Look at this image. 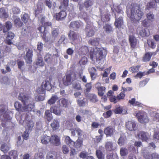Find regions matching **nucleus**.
Instances as JSON below:
<instances>
[{"mask_svg":"<svg viewBox=\"0 0 159 159\" xmlns=\"http://www.w3.org/2000/svg\"><path fill=\"white\" fill-rule=\"evenodd\" d=\"M137 4L129 2L126 7V14L128 17L133 23L138 22L144 15L140 8H136Z\"/></svg>","mask_w":159,"mask_h":159,"instance_id":"nucleus-1","label":"nucleus"},{"mask_svg":"<svg viewBox=\"0 0 159 159\" xmlns=\"http://www.w3.org/2000/svg\"><path fill=\"white\" fill-rule=\"evenodd\" d=\"M18 99L23 103L24 111H31L34 107V99L26 94L23 93L19 94Z\"/></svg>","mask_w":159,"mask_h":159,"instance_id":"nucleus-2","label":"nucleus"},{"mask_svg":"<svg viewBox=\"0 0 159 159\" xmlns=\"http://www.w3.org/2000/svg\"><path fill=\"white\" fill-rule=\"evenodd\" d=\"M107 54V51L106 49L96 47L93 51L90 52L89 55L93 61L99 62L105 57Z\"/></svg>","mask_w":159,"mask_h":159,"instance_id":"nucleus-3","label":"nucleus"},{"mask_svg":"<svg viewBox=\"0 0 159 159\" xmlns=\"http://www.w3.org/2000/svg\"><path fill=\"white\" fill-rule=\"evenodd\" d=\"M68 3L69 0H61V5L59 7V9L61 10L55 14V18L57 20L63 21L65 20L67 16L66 10L68 6Z\"/></svg>","mask_w":159,"mask_h":159,"instance_id":"nucleus-4","label":"nucleus"},{"mask_svg":"<svg viewBox=\"0 0 159 159\" xmlns=\"http://www.w3.org/2000/svg\"><path fill=\"white\" fill-rule=\"evenodd\" d=\"M52 26V23L50 22H45L43 25L39 27L38 29L39 31L42 33V37L43 39L45 42H48V37L46 36L47 31H46V27L48 26L51 27Z\"/></svg>","mask_w":159,"mask_h":159,"instance_id":"nucleus-5","label":"nucleus"},{"mask_svg":"<svg viewBox=\"0 0 159 159\" xmlns=\"http://www.w3.org/2000/svg\"><path fill=\"white\" fill-rule=\"evenodd\" d=\"M139 121L141 123H146L149 120L147 114L143 111H139L136 114Z\"/></svg>","mask_w":159,"mask_h":159,"instance_id":"nucleus-6","label":"nucleus"},{"mask_svg":"<svg viewBox=\"0 0 159 159\" xmlns=\"http://www.w3.org/2000/svg\"><path fill=\"white\" fill-rule=\"evenodd\" d=\"M93 24L87 23L84 29L86 36L90 37L93 36L95 34Z\"/></svg>","mask_w":159,"mask_h":159,"instance_id":"nucleus-7","label":"nucleus"},{"mask_svg":"<svg viewBox=\"0 0 159 159\" xmlns=\"http://www.w3.org/2000/svg\"><path fill=\"white\" fill-rule=\"evenodd\" d=\"M33 51L32 49H29L27 51L24 59L27 64H31L32 62Z\"/></svg>","mask_w":159,"mask_h":159,"instance_id":"nucleus-8","label":"nucleus"},{"mask_svg":"<svg viewBox=\"0 0 159 159\" xmlns=\"http://www.w3.org/2000/svg\"><path fill=\"white\" fill-rule=\"evenodd\" d=\"M139 138L142 141H146L149 139L150 135L147 132L143 131H140L137 134Z\"/></svg>","mask_w":159,"mask_h":159,"instance_id":"nucleus-9","label":"nucleus"},{"mask_svg":"<svg viewBox=\"0 0 159 159\" xmlns=\"http://www.w3.org/2000/svg\"><path fill=\"white\" fill-rule=\"evenodd\" d=\"M115 131L114 128L111 126H108L104 130V133L106 137H111L114 134Z\"/></svg>","mask_w":159,"mask_h":159,"instance_id":"nucleus-10","label":"nucleus"},{"mask_svg":"<svg viewBox=\"0 0 159 159\" xmlns=\"http://www.w3.org/2000/svg\"><path fill=\"white\" fill-rule=\"evenodd\" d=\"M126 128L129 131H135L137 129L136 124L132 121H128L125 124Z\"/></svg>","mask_w":159,"mask_h":159,"instance_id":"nucleus-11","label":"nucleus"},{"mask_svg":"<svg viewBox=\"0 0 159 159\" xmlns=\"http://www.w3.org/2000/svg\"><path fill=\"white\" fill-rule=\"evenodd\" d=\"M83 70L79 72H72L70 73L72 79V81L77 80L79 78H81L83 74Z\"/></svg>","mask_w":159,"mask_h":159,"instance_id":"nucleus-12","label":"nucleus"},{"mask_svg":"<svg viewBox=\"0 0 159 159\" xmlns=\"http://www.w3.org/2000/svg\"><path fill=\"white\" fill-rule=\"evenodd\" d=\"M50 143L52 145L58 146L61 144L60 139L59 136L56 135H52L51 137Z\"/></svg>","mask_w":159,"mask_h":159,"instance_id":"nucleus-13","label":"nucleus"},{"mask_svg":"<svg viewBox=\"0 0 159 159\" xmlns=\"http://www.w3.org/2000/svg\"><path fill=\"white\" fill-rule=\"evenodd\" d=\"M129 40L131 48H134L137 44V40L134 36L130 35L129 36Z\"/></svg>","mask_w":159,"mask_h":159,"instance_id":"nucleus-14","label":"nucleus"},{"mask_svg":"<svg viewBox=\"0 0 159 159\" xmlns=\"http://www.w3.org/2000/svg\"><path fill=\"white\" fill-rule=\"evenodd\" d=\"M68 36L69 40L72 42L77 40L78 37H79V35L77 34L71 30L69 32Z\"/></svg>","mask_w":159,"mask_h":159,"instance_id":"nucleus-15","label":"nucleus"},{"mask_svg":"<svg viewBox=\"0 0 159 159\" xmlns=\"http://www.w3.org/2000/svg\"><path fill=\"white\" fill-rule=\"evenodd\" d=\"M72 82V77L70 73L66 75L63 80V83L66 86L70 85Z\"/></svg>","mask_w":159,"mask_h":159,"instance_id":"nucleus-16","label":"nucleus"},{"mask_svg":"<svg viewBox=\"0 0 159 159\" xmlns=\"http://www.w3.org/2000/svg\"><path fill=\"white\" fill-rule=\"evenodd\" d=\"M105 147L107 151H114L116 148V147L113 143L111 141H108L106 143Z\"/></svg>","mask_w":159,"mask_h":159,"instance_id":"nucleus-17","label":"nucleus"},{"mask_svg":"<svg viewBox=\"0 0 159 159\" xmlns=\"http://www.w3.org/2000/svg\"><path fill=\"white\" fill-rule=\"evenodd\" d=\"M143 156L144 157L147 159H159L158 155L155 153L152 154H150L149 152L144 153Z\"/></svg>","mask_w":159,"mask_h":159,"instance_id":"nucleus-18","label":"nucleus"},{"mask_svg":"<svg viewBox=\"0 0 159 159\" xmlns=\"http://www.w3.org/2000/svg\"><path fill=\"white\" fill-rule=\"evenodd\" d=\"M100 84L99 83L97 84L96 88L98 91V95L100 97L103 96L105 92L106 88L104 86H100L97 85Z\"/></svg>","mask_w":159,"mask_h":159,"instance_id":"nucleus-19","label":"nucleus"},{"mask_svg":"<svg viewBox=\"0 0 159 159\" xmlns=\"http://www.w3.org/2000/svg\"><path fill=\"white\" fill-rule=\"evenodd\" d=\"M43 6L42 4L38 3L37 5L34 7V11L35 16H37L39 13L42 12Z\"/></svg>","mask_w":159,"mask_h":159,"instance_id":"nucleus-20","label":"nucleus"},{"mask_svg":"<svg viewBox=\"0 0 159 159\" xmlns=\"http://www.w3.org/2000/svg\"><path fill=\"white\" fill-rule=\"evenodd\" d=\"M116 16H115V21L114 24L115 26L118 28L121 27L123 24V17L122 16H120L118 18H116Z\"/></svg>","mask_w":159,"mask_h":159,"instance_id":"nucleus-21","label":"nucleus"},{"mask_svg":"<svg viewBox=\"0 0 159 159\" xmlns=\"http://www.w3.org/2000/svg\"><path fill=\"white\" fill-rule=\"evenodd\" d=\"M137 30L138 31H139V34L142 37H148L149 35V34L147 32L145 29L141 27H139L137 28Z\"/></svg>","mask_w":159,"mask_h":159,"instance_id":"nucleus-22","label":"nucleus"},{"mask_svg":"<svg viewBox=\"0 0 159 159\" xmlns=\"http://www.w3.org/2000/svg\"><path fill=\"white\" fill-rule=\"evenodd\" d=\"M157 7V3L153 1V0H151L147 3L146 10H150L155 8Z\"/></svg>","mask_w":159,"mask_h":159,"instance_id":"nucleus-23","label":"nucleus"},{"mask_svg":"<svg viewBox=\"0 0 159 159\" xmlns=\"http://www.w3.org/2000/svg\"><path fill=\"white\" fill-rule=\"evenodd\" d=\"M42 87L44 89L49 90L52 87L50 83L48 81L45 80L42 84Z\"/></svg>","mask_w":159,"mask_h":159,"instance_id":"nucleus-24","label":"nucleus"},{"mask_svg":"<svg viewBox=\"0 0 159 159\" xmlns=\"http://www.w3.org/2000/svg\"><path fill=\"white\" fill-rule=\"evenodd\" d=\"M8 146L3 142H0V149L4 153H6L9 150Z\"/></svg>","mask_w":159,"mask_h":159,"instance_id":"nucleus-25","label":"nucleus"},{"mask_svg":"<svg viewBox=\"0 0 159 159\" xmlns=\"http://www.w3.org/2000/svg\"><path fill=\"white\" fill-rule=\"evenodd\" d=\"M83 139L82 138H78L76 142H74L73 146L76 148H78L81 147L83 145Z\"/></svg>","mask_w":159,"mask_h":159,"instance_id":"nucleus-26","label":"nucleus"},{"mask_svg":"<svg viewBox=\"0 0 159 159\" xmlns=\"http://www.w3.org/2000/svg\"><path fill=\"white\" fill-rule=\"evenodd\" d=\"M51 137L47 135H43L41 138V143L44 144H47L49 142H50Z\"/></svg>","mask_w":159,"mask_h":159,"instance_id":"nucleus-27","label":"nucleus"},{"mask_svg":"<svg viewBox=\"0 0 159 159\" xmlns=\"http://www.w3.org/2000/svg\"><path fill=\"white\" fill-rule=\"evenodd\" d=\"M12 25L10 21H7L6 22L5 25L3 27V32L4 33L8 32L12 28Z\"/></svg>","mask_w":159,"mask_h":159,"instance_id":"nucleus-28","label":"nucleus"},{"mask_svg":"<svg viewBox=\"0 0 159 159\" xmlns=\"http://www.w3.org/2000/svg\"><path fill=\"white\" fill-rule=\"evenodd\" d=\"M59 30L58 28L53 29L51 32V35L52 38L54 39H56L59 36Z\"/></svg>","mask_w":159,"mask_h":159,"instance_id":"nucleus-29","label":"nucleus"},{"mask_svg":"<svg viewBox=\"0 0 159 159\" xmlns=\"http://www.w3.org/2000/svg\"><path fill=\"white\" fill-rule=\"evenodd\" d=\"M9 157L11 159H17L18 153L16 150H11L9 153Z\"/></svg>","mask_w":159,"mask_h":159,"instance_id":"nucleus-30","label":"nucleus"},{"mask_svg":"<svg viewBox=\"0 0 159 159\" xmlns=\"http://www.w3.org/2000/svg\"><path fill=\"white\" fill-rule=\"evenodd\" d=\"M87 97L92 102H96L98 101L97 96L95 94L89 93L87 95Z\"/></svg>","mask_w":159,"mask_h":159,"instance_id":"nucleus-31","label":"nucleus"},{"mask_svg":"<svg viewBox=\"0 0 159 159\" xmlns=\"http://www.w3.org/2000/svg\"><path fill=\"white\" fill-rule=\"evenodd\" d=\"M152 55V53L149 52L146 53L144 55V56L143 57V61L144 62H146L149 61Z\"/></svg>","mask_w":159,"mask_h":159,"instance_id":"nucleus-32","label":"nucleus"},{"mask_svg":"<svg viewBox=\"0 0 159 159\" xmlns=\"http://www.w3.org/2000/svg\"><path fill=\"white\" fill-rule=\"evenodd\" d=\"M58 102L60 106L65 108L68 107V101L67 99L62 98L58 101Z\"/></svg>","mask_w":159,"mask_h":159,"instance_id":"nucleus-33","label":"nucleus"},{"mask_svg":"<svg viewBox=\"0 0 159 159\" xmlns=\"http://www.w3.org/2000/svg\"><path fill=\"white\" fill-rule=\"evenodd\" d=\"M50 125L54 131L58 129L59 127V122L57 120H54L52 122L51 124Z\"/></svg>","mask_w":159,"mask_h":159,"instance_id":"nucleus-34","label":"nucleus"},{"mask_svg":"<svg viewBox=\"0 0 159 159\" xmlns=\"http://www.w3.org/2000/svg\"><path fill=\"white\" fill-rule=\"evenodd\" d=\"M81 26L80 23L78 21H75L71 22L69 25L70 28L73 29H78Z\"/></svg>","mask_w":159,"mask_h":159,"instance_id":"nucleus-35","label":"nucleus"},{"mask_svg":"<svg viewBox=\"0 0 159 159\" xmlns=\"http://www.w3.org/2000/svg\"><path fill=\"white\" fill-rule=\"evenodd\" d=\"M16 109L19 112H24V107H22V104L18 102H16L14 104Z\"/></svg>","mask_w":159,"mask_h":159,"instance_id":"nucleus-36","label":"nucleus"},{"mask_svg":"<svg viewBox=\"0 0 159 159\" xmlns=\"http://www.w3.org/2000/svg\"><path fill=\"white\" fill-rule=\"evenodd\" d=\"M8 17V15L4 8H0V17L2 18H7Z\"/></svg>","mask_w":159,"mask_h":159,"instance_id":"nucleus-37","label":"nucleus"},{"mask_svg":"<svg viewBox=\"0 0 159 159\" xmlns=\"http://www.w3.org/2000/svg\"><path fill=\"white\" fill-rule=\"evenodd\" d=\"M65 141L66 143L70 147H72L73 146L74 144L73 141L69 136H66L65 137Z\"/></svg>","mask_w":159,"mask_h":159,"instance_id":"nucleus-38","label":"nucleus"},{"mask_svg":"<svg viewBox=\"0 0 159 159\" xmlns=\"http://www.w3.org/2000/svg\"><path fill=\"white\" fill-rule=\"evenodd\" d=\"M89 43L92 45L97 46L99 43V39L96 38L93 39H90L88 42Z\"/></svg>","mask_w":159,"mask_h":159,"instance_id":"nucleus-39","label":"nucleus"},{"mask_svg":"<svg viewBox=\"0 0 159 159\" xmlns=\"http://www.w3.org/2000/svg\"><path fill=\"white\" fill-rule=\"evenodd\" d=\"M58 99V98L57 95H53L48 100V103L49 104L51 105L54 104Z\"/></svg>","mask_w":159,"mask_h":159,"instance_id":"nucleus-40","label":"nucleus"},{"mask_svg":"<svg viewBox=\"0 0 159 159\" xmlns=\"http://www.w3.org/2000/svg\"><path fill=\"white\" fill-rule=\"evenodd\" d=\"M103 28L105 30L106 32L107 33H110L113 31V29L111 25L108 24H106L103 26Z\"/></svg>","mask_w":159,"mask_h":159,"instance_id":"nucleus-41","label":"nucleus"},{"mask_svg":"<svg viewBox=\"0 0 159 159\" xmlns=\"http://www.w3.org/2000/svg\"><path fill=\"white\" fill-rule=\"evenodd\" d=\"M24 122L26 123V125L25 126L26 129L28 130H31L34 126V123L31 120H28Z\"/></svg>","mask_w":159,"mask_h":159,"instance_id":"nucleus-42","label":"nucleus"},{"mask_svg":"<svg viewBox=\"0 0 159 159\" xmlns=\"http://www.w3.org/2000/svg\"><path fill=\"white\" fill-rule=\"evenodd\" d=\"M45 116L46 117V119L48 121H51L52 118L51 112L49 110H47L46 111L45 113Z\"/></svg>","mask_w":159,"mask_h":159,"instance_id":"nucleus-43","label":"nucleus"},{"mask_svg":"<svg viewBox=\"0 0 159 159\" xmlns=\"http://www.w3.org/2000/svg\"><path fill=\"white\" fill-rule=\"evenodd\" d=\"M147 20H148L151 22L154 21L155 19L154 16L152 13L150 12L148 13L146 15Z\"/></svg>","mask_w":159,"mask_h":159,"instance_id":"nucleus-44","label":"nucleus"},{"mask_svg":"<svg viewBox=\"0 0 159 159\" xmlns=\"http://www.w3.org/2000/svg\"><path fill=\"white\" fill-rule=\"evenodd\" d=\"M93 2L92 0H86L84 3V7L86 8H88L93 5Z\"/></svg>","mask_w":159,"mask_h":159,"instance_id":"nucleus-45","label":"nucleus"},{"mask_svg":"<svg viewBox=\"0 0 159 159\" xmlns=\"http://www.w3.org/2000/svg\"><path fill=\"white\" fill-rule=\"evenodd\" d=\"M15 25L16 27H20L23 25V22L21 21L20 18H16L14 20Z\"/></svg>","mask_w":159,"mask_h":159,"instance_id":"nucleus-46","label":"nucleus"},{"mask_svg":"<svg viewBox=\"0 0 159 159\" xmlns=\"http://www.w3.org/2000/svg\"><path fill=\"white\" fill-rule=\"evenodd\" d=\"M87 100L85 98H84L82 100L78 99L77 102L78 105L80 107H84L85 105Z\"/></svg>","mask_w":159,"mask_h":159,"instance_id":"nucleus-47","label":"nucleus"},{"mask_svg":"<svg viewBox=\"0 0 159 159\" xmlns=\"http://www.w3.org/2000/svg\"><path fill=\"white\" fill-rule=\"evenodd\" d=\"M96 155L98 159H104V155L102 151L100 150L97 149L96 150Z\"/></svg>","mask_w":159,"mask_h":159,"instance_id":"nucleus-48","label":"nucleus"},{"mask_svg":"<svg viewBox=\"0 0 159 159\" xmlns=\"http://www.w3.org/2000/svg\"><path fill=\"white\" fill-rule=\"evenodd\" d=\"M140 67L139 65L132 66L130 68V71L133 73H135L139 71Z\"/></svg>","mask_w":159,"mask_h":159,"instance_id":"nucleus-49","label":"nucleus"},{"mask_svg":"<svg viewBox=\"0 0 159 159\" xmlns=\"http://www.w3.org/2000/svg\"><path fill=\"white\" fill-rule=\"evenodd\" d=\"M110 14H104L101 17V20L103 22H107L110 20Z\"/></svg>","mask_w":159,"mask_h":159,"instance_id":"nucleus-50","label":"nucleus"},{"mask_svg":"<svg viewBox=\"0 0 159 159\" xmlns=\"http://www.w3.org/2000/svg\"><path fill=\"white\" fill-rule=\"evenodd\" d=\"M45 61L48 63H51L52 61V56L50 54H47L44 57Z\"/></svg>","mask_w":159,"mask_h":159,"instance_id":"nucleus-51","label":"nucleus"},{"mask_svg":"<svg viewBox=\"0 0 159 159\" xmlns=\"http://www.w3.org/2000/svg\"><path fill=\"white\" fill-rule=\"evenodd\" d=\"M120 153L121 156H125L128 154V151L126 148H122L120 149Z\"/></svg>","mask_w":159,"mask_h":159,"instance_id":"nucleus-52","label":"nucleus"},{"mask_svg":"<svg viewBox=\"0 0 159 159\" xmlns=\"http://www.w3.org/2000/svg\"><path fill=\"white\" fill-rule=\"evenodd\" d=\"M112 114L111 110H109L103 113L102 115L105 118H108L110 117Z\"/></svg>","mask_w":159,"mask_h":159,"instance_id":"nucleus-53","label":"nucleus"},{"mask_svg":"<svg viewBox=\"0 0 159 159\" xmlns=\"http://www.w3.org/2000/svg\"><path fill=\"white\" fill-rule=\"evenodd\" d=\"M36 65L41 66H43L44 63L43 61V58L41 57H38L36 62Z\"/></svg>","mask_w":159,"mask_h":159,"instance_id":"nucleus-54","label":"nucleus"},{"mask_svg":"<svg viewBox=\"0 0 159 159\" xmlns=\"http://www.w3.org/2000/svg\"><path fill=\"white\" fill-rule=\"evenodd\" d=\"M142 25L144 27H148L151 25V23L148 20L144 19L142 22Z\"/></svg>","mask_w":159,"mask_h":159,"instance_id":"nucleus-55","label":"nucleus"},{"mask_svg":"<svg viewBox=\"0 0 159 159\" xmlns=\"http://www.w3.org/2000/svg\"><path fill=\"white\" fill-rule=\"evenodd\" d=\"M123 110L122 107H116L115 109L113 110V111L115 114H120L122 112Z\"/></svg>","mask_w":159,"mask_h":159,"instance_id":"nucleus-56","label":"nucleus"},{"mask_svg":"<svg viewBox=\"0 0 159 159\" xmlns=\"http://www.w3.org/2000/svg\"><path fill=\"white\" fill-rule=\"evenodd\" d=\"M107 159H118V157L116 154L111 153L107 154Z\"/></svg>","mask_w":159,"mask_h":159,"instance_id":"nucleus-57","label":"nucleus"},{"mask_svg":"<svg viewBox=\"0 0 159 159\" xmlns=\"http://www.w3.org/2000/svg\"><path fill=\"white\" fill-rule=\"evenodd\" d=\"M29 16L26 13L24 14L21 17V19L22 21L25 23H26L29 19Z\"/></svg>","mask_w":159,"mask_h":159,"instance_id":"nucleus-58","label":"nucleus"},{"mask_svg":"<svg viewBox=\"0 0 159 159\" xmlns=\"http://www.w3.org/2000/svg\"><path fill=\"white\" fill-rule=\"evenodd\" d=\"M17 64L18 65V68L20 70H21L22 66L25 65V62L23 61L18 60L17 61Z\"/></svg>","mask_w":159,"mask_h":159,"instance_id":"nucleus-59","label":"nucleus"},{"mask_svg":"<svg viewBox=\"0 0 159 159\" xmlns=\"http://www.w3.org/2000/svg\"><path fill=\"white\" fill-rule=\"evenodd\" d=\"M110 101L114 103H116L118 102H119L117 96L116 97L115 96H112L109 97Z\"/></svg>","mask_w":159,"mask_h":159,"instance_id":"nucleus-60","label":"nucleus"},{"mask_svg":"<svg viewBox=\"0 0 159 159\" xmlns=\"http://www.w3.org/2000/svg\"><path fill=\"white\" fill-rule=\"evenodd\" d=\"M87 62V58L85 57H83L79 61V63L80 65H85L86 64Z\"/></svg>","mask_w":159,"mask_h":159,"instance_id":"nucleus-61","label":"nucleus"},{"mask_svg":"<svg viewBox=\"0 0 159 159\" xmlns=\"http://www.w3.org/2000/svg\"><path fill=\"white\" fill-rule=\"evenodd\" d=\"M125 96V92L124 91H122L117 96L118 100L120 101V100L123 99H124Z\"/></svg>","mask_w":159,"mask_h":159,"instance_id":"nucleus-62","label":"nucleus"},{"mask_svg":"<svg viewBox=\"0 0 159 159\" xmlns=\"http://www.w3.org/2000/svg\"><path fill=\"white\" fill-rule=\"evenodd\" d=\"M85 86L86 88V91L87 92H89L92 88V83L90 82L87 83L85 84Z\"/></svg>","mask_w":159,"mask_h":159,"instance_id":"nucleus-63","label":"nucleus"},{"mask_svg":"<svg viewBox=\"0 0 159 159\" xmlns=\"http://www.w3.org/2000/svg\"><path fill=\"white\" fill-rule=\"evenodd\" d=\"M44 3L49 8H51L52 6V2L51 0H45Z\"/></svg>","mask_w":159,"mask_h":159,"instance_id":"nucleus-64","label":"nucleus"}]
</instances>
